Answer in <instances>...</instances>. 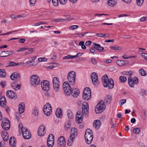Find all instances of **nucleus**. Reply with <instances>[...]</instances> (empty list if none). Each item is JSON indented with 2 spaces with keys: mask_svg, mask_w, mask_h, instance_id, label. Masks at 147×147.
<instances>
[{
  "mask_svg": "<svg viewBox=\"0 0 147 147\" xmlns=\"http://www.w3.org/2000/svg\"><path fill=\"white\" fill-rule=\"evenodd\" d=\"M53 45H52V46H53L55 48H56L57 46V43L56 41H54L53 42Z\"/></svg>",
  "mask_w": 147,
  "mask_h": 147,
  "instance_id": "obj_62",
  "label": "nucleus"
},
{
  "mask_svg": "<svg viewBox=\"0 0 147 147\" xmlns=\"http://www.w3.org/2000/svg\"><path fill=\"white\" fill-rule=\"evenodd\" d=\"M112 118H111V120L110 121V123L112 126V127H111V128H113L115 126V124L113 123V122L112 120Z\"/></svg>",
  "mask_w": 147,
  "mask_h": 147,
  "instance_id": "obj_63",
  "label": "nucleus"
},
{
  "mask_svg": "<svg viewBox=\"0 0 147 147\" xmlns=\"http://www.w3.org/2000/svg\"><path fill=\"white\" fill-rule=\"evenodd\" d=\"M105 108L106 106L104 101H101L95 107V110L96 113H102L105 109Z\"/></svg>",
  "mask_w": 147,
  "mask_h": 147,
  "instance_id": "obj_5",
  "label": "nucleus"
},
{
  "mask_svg": "<svg viewBox=\"0 0 147 147\" xmlns=\"http://www.w3.org/2000/svg\"><path fill=\"white\" fill-rule=\"evenodd\" d=\"M67 0H59L60 3L61 4H64L67 2Z\"/></svg>",
  "mask_w": 147,
  "mask_h": 147,
  "instance_id": "obj_57",
  "label": "nucleus"
},
{
  "mask_svg": "<svg viewBox=\"0 0 147 147\" xmlns=\"http://www.w3.org/2000/svg\"><path fill=\"white\" fill-rule=\"evenodd\" d=\"M9 142L11 147H15L16 142L14 137L13 136L11 137L9 139Z\"/></svg>",
  "mask_w": 147,
  "mask_h": 147,
  "instance_id": "obj_27",
  "label": "nucleus"
},
{
  "mask_svg": "<svg viewBox=\"0 0 147 147\" xmlns=\"http://www.w3.org/2000/svg\"><path fill=\"white\" fill-rule=\"evenodd\" d=\"M45 127L43 125H41L39 127L38 133V135L40 136H42L44 135L45 133Z\"/></svg>",
  "mask_w": 147,
  "mask_h": 147,
  "instance_id": "obj_17",
  "label": "nucleus"
},
{
  "mask_svg": "<svg viewBox=\"0 0 147 147\" xmlns=\"http://www.w3.org/2000/svg\"><path fill=\"white\" fill-rule=\"evenodd\" d=\"M94 126L96 129H98L101 124V121L99 120H97L94 121Z\"/></svg>",
  "mask_w": 147,
  "mask_h": 147,
  "instance_id": "obj_31",
  "label": "nucleus"
},
{
  "mask_svg": "<svg viewBox=\"0 0 147 147\" xmlns=\"http://www.w3.org/2000/svg\"><path fill=\"white\" fill-rule=\"evenodd\" d=\"M19 128L20 129H21V131H22L23 129H24V128H26L25 127H24L22 126V123L19 124Z\"/></svg>",
  "mask_w": 147,
  "mask_h": 147,
  "instance_id": "obj_58",
  "label": "nucleus"
},
{
  "mask_svg": "<svg viewBox=\"0 0 147 147\" xmlns=\"http://www.w3.org/2000/svg\"><path fill=\"white\" fill-rule=\"evenodd\" d=\"M126 100L125 99H123L121 100L120 102V103L121 105H123L126 102Z\"/></svg>",
  "mask_w": 147,
  "mask_h": 147,
  "instance_id": "obj_55",
  "label": "nucleus"
},
{
  "mask_svg": "<svg viewBox=\"0 0 147 147\" xmlns=\"http://www.w3.org/2000/svg\"><path fill=\"white\" fill-rule=\"evenodd\" d=\"M54 136L53 134H50L48 137V140L54 141Z\"/></svg>",
  "mask_w": 147,
  "mask_h": 147,
  "instance_id": "obj_43",
  "label": "nucleus"
},
{
  "mask_svg": "<svg viewBox=\"0 0 147 147\" xmlns=\"http://www.w3.org/2000/svg\"><path fill=\"white\" fill-rule=\"evenodd\" d=\"M6 104V99L4 96H2L0 99V105L2 107H4Z\"/></svg>",
  "mask_w": 147,
  "mask_h": 147,
  "instance_id": "obj_28",
  "label": "nucleus"
},
{
  "mask_svg": "<svg viewBox=\"0 0 147 147\" xmlns=\"http://www.w3.org/2000/svg\"><path fill=\"white\" fill-rule=\"evenodd\" d=\"M79 27V26L78 25H73L71 26H70L69 27V28L71 30H75Z\"/></svg>",
  "mask_w": 147,
  "mask_h": 147,
  "instance_id": "obj_51",
  "label": "nucleus"
},
{
  "mask_svg": "<svg viewBox=\"0 0 147 147\" xmlns=\"http://www.w3.org/2000/svg\"><path fill=\"white\" fill-rule=\"evenodd\" d=\"M92 43V42L90 41H87L85 42V45L86 46H88L90 45Z\"/></svg>",
  "mask_w": 147,
  "mask_h": 147,
  "instance_id": "obj_61",
  "label": "nucleus"
},
{
  "mask_svg": "<svg viewBox=\"0 0 147 147\" xmlns=\"http://www.w3.org/2000/svg\"><path fill=\"white\" fill-rule=\"evenodd\" d=\"M119 79L121 82H125L127 80L126 77L123 76H120Z\"/></svg>",
  "mask_w": 147,
  "mask_h": 147,
  "instance_id": "obj_44",
  "label": "nucleus"
},
{
  "mask_svg": "<svg viewBox=\"0 0 147 147\" xmlns=\"http://www.w3.org/2000/svg\"><path fill=\"white\" fill-rule=\"evenodd\" d=\"M142 56L145 59L147 60V53H142Z\"/></svg>",
  "mask_w": 147,
  "mask_h": 147,
  "instance_id": "obj_56",
  "label": "nucleus"
},
{
  "mask_svg": "<svg viewBox=\"0 0 147 147\" xmlns=\"http://www.w3.org/2000/svg\"><path fill=\"white\" fill-rule=\"evenodd\" d=\"M76 74L74 71L69 72L67 75V79L69 83L71 85L75 84L76 81Z\"/></svg>",
  "mask_w": 147,
  "mask_h": 147,
  "instance_id": "obj_4",
  "label": "nucleus"
},
{
  "mask_svg": "<svg viewBox=\"0 0 147 147\" xmlns=\"http://www.w3.org/2000/svg\"><path fill=\"white\" fill-rule=\"evenodd\" d=\"M73 19V18L71 19H59V22H66L67 21H69L70 20H71Z\"/></svg>",
  "mask_w": 147,
  "mask_h": 147,
  "instance_id": "obj_52",
  "label": "nucleus"
},
{
  "mask_svg": "<svg viewBox=\"0 0 147 147\" xmlns=\"http://www.w3.org/2000/svg\"><path fill=\"white\" fill-rule=\"evenodd\" d=\"M9 65H8L6 66L7 67L14 66H18L21 65V63H16L13 61H9Z\"/></svg>",
  "mask_w": 147,
  "mask_h": 147,
  "instance_id": "obj_32",
  "label": "nucleus"
},
{
  "mask_svg": "<svg viewBox=\"0 0 147 147\" xmlns=\"http://www.w3.org/2000/svg\"><path fill=\"white\" fill-rule=\"evenodd\" d=\"M94 46V48L98 52H101L103 51L104 49V48L102 47L98 44L95 43H93Z\"/></svg>",
  "mask_w": 147,
  "mask_h": 147,
  "instance_id": "obj_20",
  "label": "nucleus"
},
{
  "mask_svg": "<svg viewBox=\"0 0 147 147\" xmlns=\"http://www.w3.org/2000/svg\"><path fill=\"white\" fill-rule=\"evenodd\" d=\"M1 125L2 128L5 130H9L10 128V123L8 119L5 117L3 119Z\"/></svg>",
  "mask_w": 147,
  "mask_h": 147,
  "instance_id": "obj_9",
  "label": "nucleus"
},
{
  "mask_svg": "<svg viewBox=\"0 0 147 147\" xmlns=\"http://www.w3.org/2000/svg\"><path fill=\"white\" fill-rule=\"evenodd\" d=\"M27 50H28V51L30 53V54L32 53L34 51V49L32 48H28V49Z\"/></svg>",
  "mask_w": 147,
  "mask_h": 147,
  "instance_id": "obj_64",
  "label": "nucleus"
},
{
  "mask_svg": "<svg viewBox=\"0 0 147 147\" xmlns=\"http://www.w3.org/2000/svg\"><path fill=\"white\" fill-rule=\"evenodd\" d=\"M6 75L5 71L3 69H1L0 73V77H4Z\"/></svg>",
  "mask_w": 147,
  "mask_h": 147,
  "instance_id": "obj_36",
  "label": "nucleus"
},
{
  "mask_svg": "<svg viewBox=\"0 0 147 147\" xmlns=\"http://www.w3.org/2000/svg\"><path fill=\"white\" fill-rule=\"evenodd\" d=\"M54 141L47 140V145L48 147H52L54 145Z\"/></svg>",
  "mask_w": 147,
  "mask_h": 147,
  "instance_id": "obj_37",
  "label": "nucleus"
},
{
  "mask_svg": "<svg viewBox=\"0 0 147 147\" xmlns=\"http://www.w3.org/2000/svg\"><path fill=\"white\" fill-rule=\"evenodd\" d=\"M91 61L92 63L94 65L97 63L95 59L94 58H92L91 59Z\"/></svg>",
  "mask_w": 147,
  "mask_h": 147,
  "instance_id": "obj_54",
  "label": "nucleus"
},
{
  "mask_svg": "<svg viewBox=\"0 0 147 147\" xmlns=\"http://www.w3.org/2000/svg\"><path fill=\"white\" fill-rule=\"evenodd\" d=\"M71 134L69 138L74 139L77 136V130L75 128H72L71 130Z\"/></svg>",
  "mask_w": 147,
  "mask_h": 147,
  "instance_id": "obj_21",
  "label": "nucleus"
},
{
  "mask_svg": "<svg viewBox=\"0 0 147 147\" xmlns=\"http://www.w3.org/2000/svg\"><path fill=\"white\" fill-rule=\"evenodd\" d=\"M112 100V96L111 95H108L105 97L104 100V103L105 102L107 104H109Z\"/></svg>",
  "mask_w": 147,
  "mask_h": 147,
  "instance_id": "obj_24",
  "label": "nucleus"
},
{
  "mask_svg": "<svg viewBox=\"0 0 147 147\" xmlns=\"http://www.w3.org/2000/svg\"><path fill=\"white\" fill-rule=\"evenodd\" d=\"M107 34H104L102 33H97L96 34V35L98 37L104 38Z\"/></svg>",
  "mask_w": 147,
  "mask_h": 147,
  "instance_id": "obj_49",
  "label": "nucleus"
},
{
  "mask_svg": "<svg viewBox=\"0 0 147 147\" xmlns=\"http://www.w3.org/2000/svg\"><path fill=\"white\" fill-rule=\"evenodd\" d=\"M128 84L131 87H133L135 84L134 83L132 80V78L131 76H129L128 78Z\"/></svg>",
  "mask_w": 147,
  "mask_h": 147,
  "instance_id": "obj_33",
  "label": "nucleus"
},
{
  "mask_svg": "<svg viewBox=\"0 0 147 147\" xmlns=\"http://www.w3.org/2000/svg\"><path fill=\"white\" fill-rule=\"evenodd\" d=\"M144 0H137V5L139 6H141L143 4Z\"/></svg>",
  "mask_w": 147,
  "mask_h": 147,
  "instance_id": "obj_48",
  "label": "nucleus"
},
{
  "mask_svg": "<svg viewBox=\"0 0 147 147\" xmlns=\"http://www.w3.org/2000/svg\"><path fill=\"white\" fill-rule=\"evenodd\" d=\"M53 88L55 92H57L59 90L60 87V82L59 78L55 77L53 79Z\"/></svg>",
  "mask_w": 147,
  "mask_h": 147,
  "instance_id": "obj_8",
  "label": "nucleus"
},
{
  "mask_svg": "<svg viewBox=\"0 0 147 147\" xmlns=\"http://www.w3.org/2000/svg\"><path fill=\"white\" fill-rule=\"evenodd\" d=\"M107 3L110 6L113 7L116 5V2L114 0H109Z\"/></svg>",
  "mask_w": 147,
  "mask_h": 147,
  "instance_id": "obj_35",
  "label": "nucleus"
},
{
  "mask_svg": "<svg viewBox=\"0 0 147 147\" xmlns=\"http://www.w3.org/2000/svg\"><path fill=\"white\" fill-rule=\"evenodd\" d=\"M28 49V48H22L20 49L19 50L17 51V52H21L22 51H23L25 50H27Z\"/></svg>",
  "mask_w": 147,
  "mask_h": 147,
  "instance_id": "obj_59",
  "label": "nucleus"
},
{
  "mask_svg": "<svg viewBox=\"0 0 147 147\" xmlns=\"http://www.w3.org/2000/svg\"><path fill=\"white\" fill-rule=\"evenodd\" d=\"M127 57V55H125L122 56V57L124 59H126L129 58H131L134 57Z\"/></svg>",
  "mask_w": 147,
  "mask_h": 147,
  "instance_id": "obj_53",
  "label": "nucleus"
},
{
  "mask_svg": "<svg viewBox=\"0 0 147 147\" xmlns=\"http://www.w3.org/2000/svg\"><path fill=\"white\" fill-rule=\"evenodd\" d=\"M132 80L135 84H137L138 83V80L137 77H134Z\"/></svg>",
  "mask_w": 147,
  "mask_h": 147,
  "instance_id": "obj_50",
  "label": "nucleus"
},
{
  "mask_svg": "<svg viewBox=\"0 0 147 147\" xmlns=\"http://www.w3.org/2000/svg\"><path fill=\"white\" fill-rule=\"evenodd\" d=\"M52 3L53 5L57 6L59 4L58 0H52Z\"/></svg>",
  "mask_w": 147,
  "mask_h": 147,
  "instance_id": "obj_45",
  "label": "nucleus"
},
{
  "mask_svg": "<svg viewBox=\"0 0 147 147\" xmlns=\"http://www.w3.org/2000/svg\"><path fill=\"white\" fill-rule=\"evenodd\" d=\"M58 143L60 146H64L65 144V139L64 137L63 136H61L59 138L58 140Z\"/></svg>",
  "mask_w": 147,
  "mask_h": 147,
  "instance_id": "obj_19",
  "label": "nucleus"
},
{
  "mask_svg": "<svg viewBox=\"0 0 147 147\" xmlns=\"http://www.w3.org/2000/svg\"><path fill=\"white\" fill-rule=\"evenodd\" d=\"M52 108L49 103H47L44 106L43 111L44 113L47 116L50 115L52 111Z\"/></svg>",
  "mask_w": 147,
  "mask_h": 147,
  "instance_id": "obj_11",
  "label": "nucleus"
},
{
  "mask_svg": "<svg viewBox=\"0 0 147 147\" xmlns=\"http://www.w3.org/2000/svg\"><path fill=\"white\" fill-rule=\"evenodd\" d=\"M85 138L87 144H90L91 143L93 139V134L92 131L89 129H87L86 131Z\"/></svg>",
  "mask_w": 147,
  "mask_h": 147,
  "instance_id": "obj_3",
  "label": "nucleus"
},
{
  "mask_svg": "<svg viewBox=\"0 0 147 147\" xmlns=\"http://www.w3.org/2000/svg\"><path fill=\"white\" fill-rule=\"evenodd\" d=\"M25 105L23 102L20 103L19 105V112L20 114L23 113L24 111Z\"/></svg>",
  "mask_w": 147,
  "mask_h": 147,
  "instance_id": "obj_23",
  "label": "nucleus"
},
{
  "mask_svg": "<svg viewBox=\"0 0 147 147\" xmlns=\"http://www.w3.org/2000/svg\"><path fill=\"white\" fill-rule=\"evenodd\" d=\"M10 78L12 80H16L18 81L20 78V74L18 72H14L11 74Z\"/></svg>",
  "mask_w": 147,
  "mask_h": 147,
  "instance_id": "obj_18",
  "label": "nucleus"
},
{
  "mask_svg": "<svg viewBox=\"0 0 147 147\" xmlns=\"http://www.w3.org/2000/svg\"><path fill=\"white\" fill-rule=\"evenodd\" d=\"M67 115L69 119H71L73 117V115L72 112L69 110L67 111Z\"/></svg>",
  "mask_w": 147,
  "mask_h": 147,
  "instance_id": "obj_41",
  "label": "nucleus"
},
{
  "mask_svg": "<svg viewBox=\"0 0 147 147\" xmlns=\"http://www.w3.org/2000/svg\"><path fill=\"white\" fill-rule=\"evenodd\" d=\"M40 84V78L37 75H32L31 77L30 84L32 86L35 87Z\"/></svg>",
  "mask_w": 147,
  "mask_h": 147,
  "instance_id": "obj_6",
  "label": "nucleus"
},
{
  "mask_svg": "<svg viewBox=\"0 0 147 147\" xmlns=\"http://www.w3.org/2000/svg\"><path fill=\"white\" fill-rule=\"evenodd\" d=\"M102 81L104 87H108L109 89H112L113 88L114 84L113 79L111 78L109 80L107 74H105L102 77Z\"/></svg>",
  "mask_w": 147,
  "mask_h": 147,
  "instance_id": "obj_2",
  "label": "nucleus"
},
{
  "mask_svg": "<svg viewBox=\"0 0 147 147\" xmlns=\"http://www.w3.org/2000/svg\"><path fill=\"white\" fill-rule=\"evenodd\" d=\"M71 124L69 121H68L66 122L65 126V129L66 130H68L70 129L71 127Z\"/></svg>",
  "mask_w": 147,
  "mask_h": 147,
  "instance_id": "obj_34",
  "label": "nucleus"
},
{
  "mask_svg": "<svg viewBox=\"0 0 147 147\" xmlns=\"http://www.w3.org/2000/svg\"><path fill=\"white\" fill-rule=\"evenodd\" d=\"M85 115L81 113L80 111H78L77 112L76 116V120L77 122L81 123L82 121L83 117Z\"/></svg>",
  "mask_w": 147,
  "mask_h": 147,
  "instance_id": "obj_15",
  "label": "nucleus"
},
{
  "mask_svg": "<svg viewBox=\"0 0 147 147\" xmlns=\"http://www.w3.org/2000/svg\"><path fill=\"white\" fill-rule=\"evenodd\" d=\"M91 78L93 83L96 85L98 83V75L96 73L93 72L91 75Z\"/></svg>",
  "mask_w": 147,
  "mask_h": 147,
  "instance_id": "obj_16",
  "label": "nucleus"
},
{
  "mask_svg": "<svg viewBox=\"0 0 147 147\" xmlns=\"http://www.w3.org/2000/svg\"><path fill=\"white\" fill-rule=\"evenodd\" d=\"M140 74L142 76H145L146 75L145 72L143 69H141L139 70Z\"/></svg>",
  "mask_w": 147,
  "mask_h": 147,
  "instance_id": "obj_39",
  "label": "nucleus"
},
{
  "mask_svg": "<svg viewBox=\"0 0 147 147\" xmlns=\"http://www.w3.org/2000/svg\"><path fill=\"white\" fill-rule=\"evenodd\" d=\"M55 114L58 118H60L62 117V111L61 109H57L55 113Z\"/></svg>",
  "mask_w": 147,
  "mask_h": 147,
  "instance_id": "obj_30",
  "label": "nucleus"
},
{
  "mask_svg": "<svg viewBox=\"0 0 147 147\" xmlns=\"http://www.w3.org/2000/svg\"><path fill=\"white\" fill-rule=\"evenodd\" d=\"M22 132L24 139H29L31 138V134L29 131L26 128H24Z\"/></svg>",
  "mask_w": 147,
  "mask_h": 147,
  "instance_id": "obj_12",
  "label": "nucleus"
},
{
  "mask_svg": "<svg viewBox=\"0 0 147 147\" xmlns=\"http://www.w3.org/2000/svg\"><path fill=\"white\" fill-rule=\"evenodd\" d=\"M74 139L69 138L68 139V142L67 143L68 145L70 146L71 145L72 142H73V140Z\"/></svg>",
  "mask_w": 147,
  "mask_h": 147,
  "instance_id": "obj_47",
  "label": "nucleus"
},
{
  "mask_svg": "<svg viewBox=\"0 0 147 147\" xmlns=\"http://www.w3.org/2000/svg\"><path fill=\"white\" fill-rule=\"evenodd\" d=\"M111 48L112 49L115 50H121L122 49V47H121L118 46H116L115 47L111 46Z\"/></svg>",
  "mask_w": 147,
  "mask_h": 147,
  "instance_id": "obj_38",
  "label": "nucleus"
},
{
  "mask_svg": "<svg viewBox=\"0 0 147 147\" xmlns=\"http://www.w3.org/2000/svg\"><path fill=\"white\" fill-rule=\"evenodd\" d=\"M83 98L86 100H88L91 98V90L89 88H85L83 92Z\"/></svg>",
  "mask_w": 147,
  "mask_h": 147,
  "instance_id": "obj_7",
  "label": "nucleus"
},
{
  "mask_svg": "<svg viewBox=\"0 0 147 147\" xmlns=\"http://www.w3.org/2000/svg\"><path fill=\"white\" fill-rule=\"evenodd\" d=\"M89 105L87 102H84L82 104V111L81 113L85 115L86 117L88 115L89 113Z\"/></svg>",
  "mask_w": 147,
  "mask_h": 147,
  "instance_id": "obj_10",
  "label": "nucleus"
},
{
  "mask_svg": "<svg viewBox=\"0 0 147 147\" xmlns=\"http://www.w3.org/2000/svg\"><path fill=\"white\" fill-rule=\"evenodd\" d=\"M1 53V54L3 55L1 56V57H7L9 55H12L13 53V52L10 51H2Z\"/></svg>",
  "mask_w": 147,
  "mask_h": 147,
  "instance_id": "obj_25",
  "label": "nucleus"
},
{
  "mask_svg": "<svg viewBox=\"0 0 147 147\" xmlns=\"http://www.w3.org/2000/svg\"><path fill=\"white\" fill-rule=\"evenodd\" d=\"M6 96L10 99H15L17 98L16 93L13 91L10 90L6 91Z\"/></svg>",
  "mask_w": 147,
  "mask_h": 147,
  "instance_id": "obj_13",
  "label": "nucleus"
},
{
  "mask_svg": "<svg viewBox=\"0 0 147 147\" xmlns=\"http://www.w3.org/2000/svg\"><path fill=\"white\" fill-rule=\"evenodd\" d=\"M47 60L48 59L45 57L39 58L38 59V61L40 62L47 61Z\"/></svg>",
  "mask_w": 147,
  "mask_h": 147,
  "instance_id": "obj_46",
  "label": "nucleus"
},
{
  "mask_svg": "<svg viewBox=\"0 0 147 147\" xmlns=\"http://www.w3.org/2000/svg\"><path fill=\"white\" fill-rule=\"evenodd\" d=\"M11 86L12 88L16 91L19 90L20 88V84L18 83L17 82H13L12 83Z\"/></svg>",
  "mask_w": 147,
  "mask_h": 147,
  "instance_id": "obj_22",
  "label": "nucleus"
},
{
  "mask_svg": "<svg viewBox=\"0 0 147 147\" xmlns=\"http://www.w3.org/2000/svg\"><path fill=\"white\" fill-rule=\"evenodd\" d=\"M41 86L43 90L47 91L49 89V83L47 80H44L41 83Z\"/></svg>",
  "mask_w": 147,
  "mask_h": 147,
  "instance_id": "obj_14",
  "label": "nucleus"
},
{
  "mask_svg": "<svg viewBox=\"0 0 147 147\" xmlns=\"http://www.w3.org/2000/svg\"><path fill=\"white\" fill-rule=\"evenodd\" d=\"M63 86L65 94L67 96H69L71 94L74 97L76 98L79 94L80 90L76 89L72 90L69 84L67 81L63 83Z\"/></svg>",
  "mask_w": 147,
  "mask_h": 147,
  "instance_id": "obj_1",
  "label": "nucleus"
},
{
  "mask_svg": "<svg viewBox=\"0 0 147 147\" xmlns=\"http://www.w3.org/2000/svg\"><path fill=\"white\" fill-rule=\"evenodd\" d=\"M128 62H127V61L125 60H118L116 61V63L118 65L120 66H124L125 64H126L127 63H128Z\"/></svg>",
  "mask_w": 147,
  "mask_h": 147,
  "instance_id": "obj_29",
  "label": "nucleus"
},
{
  "mask_svg": "<svg viewBox=\"0 0 147 147\" xmlns=\"http://www.w3.org/2000/svg\"><path fill=\"white\" fill-rule=\"evenodd\" d=\"M37 0H29V2L32 5H34L36 2Z\"/></svg>",
  "mask_w": 147,
  "mask_h": 147,
  "instance_id": "obj_60",
  "label": "nucleus"
},
{
  "mask_svg": "<svg viewBox=\"0 0 147 147\" xmlns=\"http://www.w3.org/2000/svg\"><path fill=\"white\" fill-rule=\"evenodd\" d=\"M140 129L139 128H134L133 130V133L134 134H138L140 132Z\"/></svg>",
  "mask_w": 147,
  "mask_h": 147,
  "instance_id": "obj_42",
  "label": "nucleus"
},
{
  "mask_svg": "<svg viewBox=\"0 0 147 147\" xmlns=\"http://www.w3.org/2000/svg\"><path fill=\"white\" fill-rule=\"evenodd\" d=\"M32 113L35 116L38 115V111L36 108L34 107V108Z\"/></svg>",
  "mask_w": 147,
  "mask_h": 147,
  "instance_id": "obj_40",
  "label": "nucleus"
},
{
  "mask_svg": "<svg viewBox=\"0 0 147 147\" xmlns=\"http://www.w3.org/2000/svg\"><path fill=\"white\" fill-rule=\"evenodd\" d=\"M1 136L3 140L7 141L8 139V134L5 131L3 132L1 134Z\"/></svg>",
  "mask_w": 147,
  "mask_h": 147,
  "instance_id": "obj_26",
  "label": "nucleus"
}]
</instances>
